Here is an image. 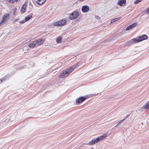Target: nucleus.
<instances>
[{"mask_svg":"<svg viewBox=\"0 0 149 149\" xmlns=\"http://www.w3.org/2000/svg\"><path fill=\"white\" fill-rule=\"evenodd\" d=\"M79 63H77L75 65L70 67L68 69H66L59 74L58 77L59 78H65L68 76L70 74L73 70L74 69L77 67L79 65Z\"/></svg>","mask_w":149,"mask_h":149,"instance_id":"obj_1","label":"nucleus"},{"mask_svg":"<svg viewBox=\"0 0 149 149\" xmlns=\"http://www.w3.org/2000/svg\"><path fill=\"white\" fill-rule=\"evenodd\" d=\"M10 18L9 14L8 13H5L2 16V20L0 22V26L3 25L8 21Z\"/></svg>","mask_w":149,"mask_h":149,"instance_id":"obj_2","label":"nucleus"},{"mask_svg":"<svg viewBox=\"0 0 149 149\" xmlns=\"http://www.w3.org/2000/svg\"><path fill=\"white\" fill-rule=\"evenodd\" d=\"M66 20L64 19H61L60 21H58L53 23V24L55 26H61L65 25L66 24Z\"/></svg>","mask_w":149,"mask_h":149,"instance_id":"obj_3","label":"nucleus"},{"mask_svg":"<svg viewBox=\"0 0 149 149\" xmlns=\"http://www.w3.org/2000/svg\"><path fill=\"white\" fill-rule=\"evenodd\" d=\"M79 13L77 11L73 12L69 15V18L70 19H76L79 16Z\"/></svg>","mask_w":149,"mask_h":149,"instance_id":"obj_4","label":"nucleus"},{"mask_svg":"<svg viewBox=\"0 0 149 149\" xmlns=\"http://www.w3.org/2000/svg\"><path fill=\"white\" fill-rule=\"evenodd\" d=\"M138 38L139 39L140 42L143 40L147 39L148 38V36L144 34L142 35L139 36H138Z\"/></svg>","mask_w":149,"mask_h":149,"instance_id":"obj_5","label":"nucleus"},{"mask_svg":"<svg viewBox=\"0 0 149 149\" xmlns=\"http://www.w3.org/2000/svg\"><path fill=\"white\" fill-rule=\"evenodd\" d=\"M89 10V7L87 5L83 6L81 8L82 11L84 13L87 12Z\"/></svg>","mask_w":149,"mask_h":149,"instance_id":"obj_6","label":"nucleus"},{"mask_svg":"<svg viewBox=\"0 0 149 149\" xmlns=\"http://www.w3.org/2000/svg\"><path fill=\"white\" fill-rule=\"evenodd\" d=\"M98 140H97V138L96 139H93L92 140L89 142L88 143L86 144V145H92L93 144H94L98 142Z\"/></svg>","mask_w":149,"mask_h":149,"instance_id":"obj_7","label":"nucleus"},{"mask_svg":"<svg viewBox=\"0 0 149 149\" xmlns=\"http://www.w3.org/2000/svg\"><path fill=\"white\" fill-rule=\"evenodd\" d=\"M137 25V24L136 23H134L130 25L129 26L126 28V30L128 31L129 30H131L136 26Z\"/></svg>","mask_w":149,"mask_h":149,"instance_id":"obj_8","label":"nucleus"},{"mask_svg":"<svg viewBox=\"0 0 149 149\" xmlns=\"http://www.w3.org/2000/svg\"><path fill=\"white\" fill-rule=\"evenodd\" d=\"M86 99L85 97H81L79 98L77 100H76V103L78 104H79L80 103L84 101Z\"/></svg>","mask_w":149,"mask_h":149,"instance_id":"obj_9","label":"nucleus"},{"mask_svg":"<svg viewBox=\"0 0 149 149\" xmlns=\"http://www.w3.org/2000/svg\"><path fill=\"white\" fill-rule=\"evenodd\" d=\"M107 136V134L104 133L102 135L100 136L97 137L98 141L105 139Z\"/></svg>","mask_w":149,"mask_h":149,"instance_id":"obj_10","label":"nucleus"},{"mask_svg":"<svg viewBox=\"0 0 149 149\" xmlns=\"http://www.w3.org/2000/svg\"><path fill=\"white\" fill-rule=\"evenodd\" d=\"M36 45V41L35 40L33 41L30 42L29 45V46L31 48H33L35 47Z\"/></svg>","mask_w":149,"mask_h":149,"instance_id":"obj_11","label":"nucleus"},{"mask_svg":"<svg viewBox=\"0 0 149 149\" xmlns=\"http://www.w3.org/2000/svg\"><path fill=\"white\" fill-rule=\"evenodd\" d=\"M27 6V4L24 3L22 6L21 9V12L22 13H23L25 12Z\"/></svg>","mask_w":149,"mask_h":149,"instance_id":"obj_12","label":"nucleus"},{"mask_svg":"<svg viewBox=\"0 0 149 149\" xmlns=\"http://www.w3.org/2000/svg\"><path fill=\"white\" fill-rule=\"evenodd\" d=\"M36 43V45L38 46L43 44V41L41 39H38V40H35Z\"/></svg>","mask_w":149,"mask_h":149,"instance_id":"obj_13","label":"nucleus"},{"mask_svg":"<svg viewBox=\"0 0 149 149\" xmlns=\"http://www.w3.org/2000/svg\"><path fill=\"white\" fill-rule=\"evenodd\" d=\"M130 42L131 43H138L140 42L139 39H136V38H133L132 39L130 40Z\"/></svg>","mask_w":149,"mask_h":149,"instance_id":"obj_14","label":"nucleus"},{"mask_svg":"<svg viewBox=\"0 0 149 149\" xmlns=\"http://www.w3.org/2000/svg\"><path fill=\"white\" fill-rule=\"evenodd\" d=\"M126 2V0H119L118 1V4L120 6H122L123 4H125Z\"/></svg>","mask_w":149,"mask_h":149,"instance_id":"obj_15","label":"nucleus"},{"mask_svg":"<svg viewBox=\"0 0 149 149\" xmlns=\"http://www.w3.org/2000/svg\"><path fill=\"white\" fill-rule=\"evenodd\" d=\"M33 14L32 13H31L30 15H28L25 18V19L26 21L29 20L32 17Z\"/></svg>","mask_w":149,"mask_h":149,"instance_id":"obj_16","label":"nucleus"},{"mask_svg":"<svg viewBox=\"0 0 149 149\" xmlns=\"http://www.w3.org/2000/svg\"><path fill=\"white\" fill-rule=\"evenodd\" d=\"M46 0H38L36 1V3L39 5H41L45 2Z\"/></svg>","mask_w":149,"mask_h":149,"instance_id":"obj_17","label":"nucleus"},{"mask_svg":"<svg viewBox=\"0 0 149 149\" xmlns=\"http://www.w3.org/2000/svg\"><path fill=\"white\" fill-rule=\"evenodd\" d=\"M121 18V17L117 18L112 19L111 22V24H113V23L115 22H116L120 19Z\"/></svg>","mask_w":149,"mask_h":149,"instance_id":"obj_18","label":"nucleus"},{"mask_svg":"<svg viewBox=\"0 0 149 149\" xmlns=\"http://www.w3.org/2000/svg\"><path fill=\"white\" fill-rule=\"evenodd\" d=\"M62 37L59 36L58 37L56 40V41L57 43H59L61 42Z\"/></svg>","mask_w":149,"mask_h":149,"instance_id":"obj_19","label":"nucleus"},{"mask_svg":"<svg viewBox=\"0 0 149 149\" xmlns=\"http://www.w3.org/2000/svg\"><path fill=\"white\" fill-rule=\"evenodd\" d=\"M144 108L145 109H149V101L148 102L146 105L144 106Z\"/></svg>","mask_w":149,"mask_h":149,"instance_id":"obj_20","label":"nucleus"},{"mask_svg":"<svg viewBox=\"0 0 149 149\" xmlns=\"http://www.w3.org/2000/svg\"><path fill=\"white\" fill-rule=\"evenodd\" d=\"M6 1L11 3H13L15 2L14 0H6Z\"/></svg>","mask_w":149,"mask_h":149,"instance_id":"obj_21","label":"nucleus"},{"mask_svg":"<svg viewBox=\"0 0 149 149\" xmlns=\"http://www.w3.org/2000/svg\"><path fill=\"white\" fill-rule=\"evenodd\" d=\"M141 1V0H136L134 2V3L135 4H137Z\"/></svg>","mask_w":149,"mask_h":149,"instance_id":"obj_22","label":"nucleus"},{"mask_svg":"<svg viewBox=\"0 0 149 149\" xmlns=\"http://www.w3.org/2000/svg\"><path fill=\"white\" fill-rule=\"evenodd\" d=\"M17 8H15L13 9V13L14 14H15L16 13L17 11Z\"/></svg>","mask_w":149,"mask_h":149,"instance_id":"obj_23","label":"nucleus"},{"mask_svg":"<svg viewBox=\"0 0 149 149\" xmlns=\"http://www.w3.org/2000/svg\"><path fill=\"white\" fill-rule=\"evenodd\" d=\"M26 22V21L25 19H24L23 20L20 21V22L22 24H23L24 23Z\"/></svg>","mask_w":149,"mask_h":149,"instance_id":"obj_24","label":"nucleus"},{"mask_svg":"<svg viewBox=\"0 0 149 149\" xmlns=\"http://www.w3.org/2000/svg\"><path fill=\"white\" fill-rule=\"evenodd\" d=\"M125 118H124V119H123V120H122L120 122H118V124L117 125V126L118 125H119L121 122H122V121L124 120H125Z\"/></svg>","mask_w":149,"mask_h":149,"instance_id":"obj_25","label":"nucleus"},{"mask_svg":"<svg viewBox=\"0 0 149 149\" xmlns=\"http://www.w3.org/2000/svg\"><path fill=\"white\" fill-rule=\"evenodd\" d=\"M146 12L148 13L149 14V6L148 7L147 9Z\"/></svg>","mask_w":149,"mask_h":149,"instance_id":"obj_26","label":"nucleus"},{"mask_svg":"<svg viewBox=\"0 0 149 149\" xmlns=\"http://www.w3.org/2000/svg\"><path fill=\"white\" fill-rule=\"evenodd\" d=\"M20 1V0H15V1L17 2L18 1Z\"/></svg>","mask_w":149,"mask_h":149,"instance_id":"obj_27","label":"nucleus"},{"mask_svg":"<svg viewBox=\"0 0 149 149\" xmlns=\"http://www.w3.org/2000/svg\"><path fill=\"white\" fill-rule=\"evenodd\" d=\"M130 116V114H128V115H127L126 116V118L127 117H129V116Z\"/></svg>","mask_w":149,"mask_h":149,"instance_id":"obj_28","label":"nucleus"},{"mask_svg":"<svg viewBox=\"0 0 149 149\" xmlns=\"http://www.w3.org/2000/svg\"><path fill=\"white\" fill-rule=\"evenodd\" d=\"M73 58H74L75 59H76V56H74V57H73Z\"/></svg>","mask_w":149,"mask_h":149,"instance_id":"obj_29","label":"nucleus"},{"mask_svg":"<svg viewBox=\"0 0 149 149\" xmlns=\"http://www.w3.org/2000/svg\"><path fill=\"white\" fill-rule=\"evenodd\" d=\"M79 1H84V0H78Z\"/></svg>","mask_w":149,"mask_h":149,"instance_id":"obj_30","label":"nucleus"}]
</instances>
